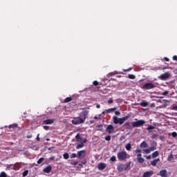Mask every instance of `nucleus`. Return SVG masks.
I'll use <instances>...</instances> for the list:
<instances>
[{"mask_svg": "<svg viewBox=\"0 0 177 177\" xmlns=\"http://www.w3.org/2000/svg\"><path fill=\"white\" fill-rule=\"evenodd\" d=\"M88 114L89 111H83V113H81L79 117L75 118L72 120V124H73V125H80V124H84L86 118H88Z\"/></svg>", "mask_w": 177, "mask_h": 177, "instance_id": "1", "label": "nucleus"}, {"mask_svg": "<svg viewBox=\"0 0 177 177\" xmlns=\"http://www.w3.org/2000/svg\"><path fill=\"white\" fill-rule=\"evenodd\" d=\"M129 119V115H126L122 118H118L117 116L113 117V123L117 124H119L120 125H122L127 121V120Z\"/></svg>", "mask_w": 177, "mask_h": 177, "instance_id": "2", "label": "nucleus"}, {"mask_svg": "<svg viewBox=\"0 0 177 177\" xmlns=\"http://www.w3.org/2000/svg\"><path fill=\"white\" fill-rule=\"evenodd\" d=\"M117 169L119 172H122V171H128L131 169V162H127L126 164H120L118 165Z\"/></svg>", "mask_w": 177, "mask_h": 177, "instance_id": "3", "label": "nucleus"}, {"mask_svg": "<svg viewBox=\"0 0 177 177\" xmlns=\"http://www.w3.org/2000/svg\"><path fill=\"white\" fill-rule=\"evenodd\" d=\"M127 156L128 153H127V152L124 151H120L117 154V157L119 161H125V160H127Z\"/></svg>", "mask_w": 177, "mask_h": 177, "instance_id": "4", "label": "nucleus"}, {"mask_svg": "<svg viewBox=\"0 0 177 177\" xmlns=\"http://www.w3.org/2000/svg\"><path fill=\"white\" fill-rule=\"evenodd\" d=\"M145 124H146V121H145L143 120H140L137 122H133L131 123V125H132L133 128H139V127H143V125H145Z\"/></svg>", "mask_w": 177, "mask_h": 177, "instance_id": "5", "label": "nucleus"}, {"mask_svg": "<svg viewBox=\"0 0 177 177\" xmlns=\"http://www.w3.org/2000/svg\"><path fill=\"white\" fill-rule=\"evenodd\" d=\"M77 158H79L80 160L82 158H85V157L86 156V151L85 150L79 151L77 153Z\"/></svg>", "mask_w": 177, "mask_h": 177, "instance_id": "6", "label": "nucleus"}, {"mask_svg": "<svg viewBox=\"0 0 177 177\" xmlns=\"http://www.w3.org/2000/svg\"><path fill=\"white\" fill-rule=\"evenodd\" d=\"M153 88H156V86L153 83H146L142 86V89H153Z\"/></svg>", "mask_w": 177, "mask_h": 177, "instance_id": "7", "label": "nucleus"}, {"mask_svg": "<svg viewBox=\"0 0 177 177\" xmlns=\"http://www.w3.org/2000/svg\"><path fill=\"white\" fill-rule=\"evenodd\" d=\"M171 77V75H169V73H165L164 74L160 75L158 78L159 80H161L162 81H165L167 78H169Z\"/></svg>", "mask_w": 177, "mask_h": 177, "instance_id": "8", "label": "nucleus"}, {"mask_svg": "<svg viewBox=\"0 0 177 177\" xmlns=\"http://www.w3.org/2000/svg\"><path fill=\"white\" fill-rule=\"evenodd\" d=\"M114 129L113 124H109L106 129V132H108V133H113L114 132Z\"/></svg>", "mask_w": 177, "mask_h": 177, "instance_id": "9", "label": "nucleus"}, {"mask_svg": "<svg viewBox=\"0 0 177 177\" xmlns=\"http://www.w3.org/2000/svg\"><path fill=\"white\" fill-rule=\"evenodd\" d=\"M137 160L140 164H143V162H145V158H142V154L141 153H138L137 155Z\"/></svg>", "mask_w": 177, "mask_h": 177, "instance_id": "10", "label": "nucleus"}, {"mask_svg": "<svg viewBox=\"0 0 177 177\" xmlns=\"http://www.w3.org/2000/svg\"><path fill=\"white\" fill-rule=\"evenodd\" d=\"M115 110H117V107L106 109L105 111H103L102 113V114H103V115H104V114H106V113H112L113 111H115Z\"/></svg>", "mask_w": 177, "mask_h": 177, "instance_id": "11", "label": "nucleus"}, {"mask_svg": "<svg viewBox=\"0 0 177 177\" xmlns=\"http://www.w3.org/2000/svg\"><path fill=\"white\" fill-rule=\"evenodd\" d=\"M153 174L154 171H146L143 174L142 177H151L153 176Z\"/></svg>", "mask_w": 177, "mask_h": 177, "instance_id": "12", "label": "nucleus"}, {"mask_svg": "<svg viewBox=\"0 0 177 177\" xmlns=\"http://www.w3.org/2000/svg\"><path fill=\"white\" fill-rule=\"evenodd\" d=\"M55 122V120L53 119H47L46 120H44L43 124L45 125H50V124H53Z\"/></svg>", "mask_w": 177, "mask_h": 177, "instance_id": "13", "label": "nucleus"}, {"mask_svg": "<svg viewBox=\"0 0 177 177\" xmlns=\"http://www.w3.org/2000/svg\"><path fill=\"white\" fill-rule=\"evenodd\" d=\"M51 171H52V166L50 165H48L44 169V172H45L46 174H50Z\"/></svg>", "mask_w": 177, "mask_h": 177, "instance_id": "14", "label": "nucleus"}, {"mask_svg": "<svg viewBox=\"0 0 177 177\" xmlns=\"http://www.w3.org/2000/svg\"><path fill=\"white\" fill-rule=\"evenodd\" d=\"M160 175L161 177H167V170L166 169H162L160 171Z\"/></svg>", "mask_w": 177, "mask_h": 177, "instance_id": "15", "label": "nucleus"}, {"mask_svg": "<svg viewBox=\"0 0 177 177\" xmlns=\"http://www.w3.org/2000/svg\"><path fill=\"white\" fill-rule=\"evenodd\" d=\"M106 168V163H100L98 165V169L103 171Z\"/></svg>", "mask_w": 177, "mask_h": 177, "instance_id": "16", "label": "nucleus"}, {"mask_svg": "<svg viewBox=\"0 0 177 177\" xmlns=\"http://www.w3.org/2000/svg\"><path fill=\"white\" fill-rule=\"evenodd\" d=\"M140 147L141 149H146L147 147V142H146V141H143L140 145Z\"/></svg>", "mask_w": 177, "mask_h": 177, "instance_id": "17", "label": "nucleus"}, {"mask_svg": "<svg viewBox=\"0 0 177 177\" xmlns=\"http://www.w3.org/2000/svg\"><path fill=\"white\" fill-rule=\"evenodd\" d=\"M77 142H79L80 143H86L88 142V140H86V138H82V137L80 138V139L77 140Z\"/></svg>", "mask_w": 177, "mask_h": 177, "instance_id": "18", "label": "nucleus"}, {"mask_svg": "<svg viewBox=\"0 0 177 177\" xmlns=\"http://www.w3.org/2000/svg\"><path fill=\"white\" fill-rule=\"evenodd\" d=\"M125 149L126 150H127V151H131V149H132V145H131V143L127 144L125 146Z\"/></svg>", "mask_w": 177, "mask_h": 177, "instance_id": "19", "label": "nucleus"}, {"mask_svg": "<svg viewBox=\"0 0 177 177\" xmlns=\"http://www.w3.org/2000/svg\"><path fill=\"white\" fill-rule=\"evenodd\" d=\"M124 127H126L127 129H132V128H133V127H132L129 122H126L124 124Z\"/></svg>", "mask_w": 177, "mask_h": 177, "instance_id": "20", "label": "nucleus"}, {"mask_svg": "<svg viewBox=\"0 0 177 177\" xmlns=\"http://www.w3.org/2000/svg\"><path fill=\"white\" fill-rule=\"evenodd\" d=\"M72 100H73L72 97H68L64 100V103H69V102H71Z\"/></svg>", "mask_w": 177, "mask_h": 177, "instance_id": "21", "label": "nucleus"}, {"mask_svg": "<svg viewBox=\"0 0 177 177\" xmlns=\"http://www.w3.org/2000/svg\"><path fill=\"white\" fill-rule=\"evenodd\" d=\"M140 106H141V107H147V106H149V103H147V102H145V101H142V102L140 103Z\"/></svg>", "mask_w": 177, "mask_h": 177, "instance_id": "22", "label": "nucleus"}, {"mask_svg": "<svg viewBox=\"0 0 177 177\" xmlns=\"http://www.w3.org/2000/svg\"><path fill=\"white\" fill-rule=\"evenodd\" d=\"M159 159L157 160H153L151 162V165H152L153 167H156V165H157V161H158Z\"/></svg>", "mask_w": 177, "mask_h": 177, "instance_id": "23", "label": "nucleus"}, {"mask_svg": "<svg viewBox=\"0 0 177 177\" xmlns=\"http://www.w3.org/2000/svg\"><path fill=\"white\" fill-rule=\"evenodd\" d=\"M63 157L64 160H68V158H70V155L68 153H64Z\"/></svg>", "mask_w": 177, "mask_h": 177, "instance_id": "24", "label": "nucleus"}, {"mask_svg": "<svg viewBox=\"0 0 177 177\" xmlns=\"http://www.w3.org/2000/svg\"><path fill=\"white\" fill-rule=\"evenodd\" d=\"M82 147H84V143L78 144V145L76 146L77 150H78V149H82Z\"/></svg>", "mask_w": 177, "mask_h": 177, "instance_id": "25", "label": "nucleus"}, {"mask_svg": "<svg viewBox=\"0 0 177 177\" xmlns=\"http://www.w3.org/2000/svg\"><path fill=\"white\" fill-rule=\"evenodd\" d=\"M147 131H150L151 129H156V124L153 125H150L149 127H148L147 128Z\"/></svg>", "mask_w": 177, "mask_h": 177, "instance_id": "26", "label": "nucleus"}, {"mask_svg": "<svg viewBox=\"0 0 177 177\" xmlns=\"http://www.w3.org/2000/svg\"><path fill=\"white\" fill-rule=\"evenodd\" d=\"M172 160H174V155L171 153L167 158V161H172Z\"/></svg>", "mask_w": 177, "mask_h": 177, "instance_id": "27", "label": "nucleus"}, {"mask_svg": "<svg viewBox=\"0 0 177 177\" xmlns=\"http://www.w3.org/2000/svg\"><path fill=\"white\" fill-rule=\"evenodd\" d=\"M156 157H158V151L153 152L152 153V158H156Z\"/></svg>", "mask_w": 177, "mask_h": 177, "instance_id": "28", "label": "nucleus"}, {"mask_svg": "<svg viewBox=\"0 0 177 177\" xmlns=\"http://www.w3.org/2000/svg\"><path fill=\"white\" fill-rule=\"evenodd\" d=\"M45 158H40L38 160H37V164H42L43 161H44Z\"/></svg>", "mask_w": 177, "mask_h": 177, "instance_id": "29", "label": "nucleus"}, {"mask_svg": "<svg viewBox=\"0 0 177 177\" xmlns=\"http://www.w3.org/2000/svg\"><path fill=\"white\" fill-rule=\"evenodd\" d=\"M8 175H6V173H5V171H2L1 174H0V177H7Z\"/></svg>", "mask_w": 177, "mask_h": 177, "instance_id": "30", "label": "nucleus"}, {"mask_svg": "<svg viewBox=\"0 0 177 177\" xmlns=\"http://www.w3.org/2000/svg\"><path fill=\"white\" fill-rule=\"evenodd\" d=\"M10 129H12V128H17V124H11L9 126Z\"/></svg>", "mask_w": 177, "mask_h": 177, "instance_id": "31", "label": "nucleus"}, {"mask_svg": "<svg viewBox=\"0 0 177 177\" xmlns=\"http://www.w3.org/2000/svg\"><path fill=\"white\" fill-rule=\"evenodd\" d=\"M27 175H28V170H25L24 172H23V177H25V176H27Z\"/></svg>", "mask_w": 177, "mask_h": 177, "instance_id": "32", "label": "nucleus"}, {"mask_svg": "<svg viewBox=\"0 0 177 177\" xmlns=\"http://www.w3.org/2000/svg\"><path fill=\"white\" fill-rule=\"evenodd\" d=\"M71 165H78V161H75V160L71 161Z\"/></svg>", "mask_w": 177, "mask_h": 177, "instance_id": "33", "label": "nucleus"}, {"mask_svg": "<svg viewBox=\"0 0 177 177\" xmlns=\"http://www.w3.org/2000/svg\"><path fill=\"white\" fill-rule=\"evenodd\" d=\"M116 74H118V73H117V71L111 72L109 73V75H111V77H113V75H116Z\"/></svg>", "mask_w": 177, "mask_h": 177, "instance_id": "34", "label": "nucleus"}, {"mask_svg": "<svg viewBox=\"0 0 177 177\" xmlns=\"http://www.w3.org/2000/svg\"><path fill=\"white\" fill-rule=\"evenodd\" d=\"M128 77H129L130 80H135V75H128Z\"/></svg>", "mask_w": 177, "mask_h": 177, "instance_id": "35", "label": "nucleus"}, {"mask_svg": "<svg viewBox=\"0 0 177 177\" xmlns=\"http://www.w3.org/2000/svg\"><path fill=\"white\" fill-rule=\"evenodd\" d=\"M110 160H111V161L114 162L117 160V158H115V156H113L111 157Z\"/></svg>", "mask_w": 177, "mask_h": 177, "instance_id": "36", "label": "nucleus"}, {"mask_svg": "<svg viewBox=\"0 0 177 177\" xmlns=\"http://www.w3.org/2000/svg\"><path fill=\"white\" fill-rule=\"evenodd\" d=\"M105 140H107V141L111 140V136H106L105 137Z\"/></svg>", "mask_w": 177, "mask_h": 177, "instance_id": "37", "label": "nucleus"}, {"mask_svg": "<svg viewBox=\"0 0 177 177\" xmlns=\"http://www.w3.org/2000/svg\"><path fill=\"white\" fill-rule=\"evenodd\" d=\"M171 136H173V138H176L177 137V133L176 131H174L171 133Z\"/></svg>", "mask_w": 177, "mask_h": 177, "instance_id": "38", "label": "nucleus"}, {"mask_svg": "<svg viewBox=\"0 0 177 177\" xmlns=\"http://www.w3.org/2000/svg\"><path fill=\"white\" fill-rule=\"evenodd\" d=\"M93 84L94 85V86H97V85H99V82L95 80V81L93 82Z\"/></svg>", "mask_w": 177, "mask_h": 177, "instance_id": "39", "label": "nucleus"}, {"mask_svg": "<svg viewBox=\"0 0 177 177\" xmlns=\"http://www.w3.org/2000/svg\"><path fill=\"white\" fill-rule=\"evenodd\" d=\"M144 151L146 153V154H150V149H144Z\"/></svg>", "mask_w": 177, "mask_h": 177, "instance_id": "40", "label": "nucleus"}, {"mask_svg": "<svg viewBox=\"0 0 177 177\" xmlns=\"http://www.w3.org/2000/svg\"><path fill=\"white\" fill-rule=\"evenodd\" d=\"M76 157H77V155L76 153H72L71 155V158H75Z\"/></svg>", "mask_w": 177, "mask_h": 177, "instance_id": "41", "label": "nucleus"}, {"mask_svg": "<svg viewBox=\"0 0 177 177\" xmlns=\"http://www.w3.org/2000/svg\"><path fill=\"white\" fill-rule=\"evenodd\" d=\"M149 151H154V150H156V147H151L149 148Z\"/></svg>", "mask_w": 177, "mask_h": 177, "instance_id": "42", "label": "nucleus"}, {"mask_svg": "<svg viewBox=\"0 0 177 177\" xmlns=\"http://www.w3.org/2000/svg\"><path fill=\"white\" fill-rule=\"evenodd\" d=\"M168 93H169V91H166L163 92V93H162V95L163 96H167V95H168Z\"/></svg>", "mask_w": 177, "mask_h": 177, "instance_id": "43", "label": "nucleus"}, {"mask_svg": "<svg viewBox=\"0 0 177 177\" xmlns=\"http://www.w3.org/2000/svg\"><path fill=\"white\" fill-rule=\"evenodd\" d=\"M157 136H158V134H153L151 136V139H156L157 138Z\"/></svg>", "mask_w": 177, "mask_h": 177, "instance_id": "44", "label": "nucleus"}, {"mask_svg": "<svg viewBox=\"0 0 177 177\" xmlns=\"http://www.w3.org/2000/svg\"><path fill=\"white\" fill-rule=\"evenodd\" d=\"M80 138H81V136H80V134H77L75 136V139H77V141L79 140V139H80Z\"/></svg>", "mask_w": 177, "mask_h": 177, "instance_id": "45", "label": "nucleus"}, {"mask_svg": "<svg viewBox=\"0 0 177 177\" xmlns=\"http://www.w3.org/2000/svg\"><path fill=\"white\" fill-rule=\"evenodd\" d=\"M136 153H142V150L140 149H137Z\"/></svg>", "mask_w": 177, "mask_h": 177, "instance_id": "46", "label": "nucleus"}, {"mask_svg": "<svg viewBox=\"0 0 177 177\" xmlns=\"http://www.w3.org/2000/svg\"><path fill=\"white\" fill-rule=\"evenodd\" d=\"M115 115H120V114H121V113H120V111H115Z\"/></svg>", "mask_w": 177, "mask_h": 177, "instance_id": "47", "label": "nucleus"}, {"mask_svg": "<svg viewBox=\"0 0 177 177\" xmlns=\"http://www.w3.org/2000/svg\"><path fill=\"white\" fill-rule=\"evenodd\" d=\"M26 138H27L28 139H31V138H32V134L28 135V136H26Z\"/></svg>", "mask_w": 177, "mask_h": 177, "instance_id": "48", "label": "nucleus"}, {"mask_svg": "<svg viewBox=\"0 0 177 177\" xmlns=\"http://www.w3.org/2000/svg\"><path fill=\"white\" fill-rule=\"evenodd\" d=\"M44 129L48 131V129H49V126H44Z\"/></svg>", "mask_w": 177, "mask_h": 177, "instance_id": "49", "label": "nucleus"}, {"mask_svg": "<svg viewBox=\"0 0 177 177\" xmlns=\"http://www.w3.org/2000/svg\"><path fill=\"white\" fill-rule=\"evenodd\" d=\"M113 100H108V103H109V104H111V103H113Z\"/></svg>", "mask_w": 177, "mask_h": 177, "instance_id": "50", "label": "nucleus"}, {"mask_svg": "<svg viewBox=\"0 0 177 177\" xmlns=\"http://www.w3.org/2000/svg\"><path fill=\"white\" fill-rule=\"evenodd\" d=\"M49 160H50V161L55 160V156H52V157L49 158Z\"/></svg>", "mask_w": 177, "mask_h": 177, "instance_id": "51", "label": "nucleus"}, {"mask_svg": "<svg viewBox=\"0 0 177 177\" xmlns=\"http://www.w3.org/2000/svg\"><path fill=\"white\" fill-rule=\"evenodd\" d=\"M173 60H175L176 62H177V56L176 55H174L173 57Z\"/></svg>", "mask_w": 177, "mask_h": 177, "instance_id": "52", "label": "nucleus"}, {"mask_svg": "<svg viewBox=\"0 0 177 177\" xmlns=\"http://www.w3.org/2000/svg\"><path fill=\"white\" fill-rule=\"evenodd\" d=\"M164 60H165V62H169V59L167 57H164Z\"/></svg>", "mask_w": 177, "mask_h": 177, "instance_id": "53", "label": "nucleus"}, {"mask_svg": "<svg viewBox=\"0 0 177 177\" xmlns=\"http://www.w3.org/2000/svg\"><path fill=\"white\" fill-rule=\"evenodd\" d=\"M82 164H84V165H85V164H86V160H82Z\"/></svg>", "mask_w": 177, "mask_h": 177, "instance_id": "54", "label": "nucleus"}, {"mask_svg": "<svg viewBox=\"0 0 177 177\" xmlns=\"http://www.w3.org/2000/svg\"><path fill=\"white\" fill-rule=\"evenodd\" d=\"M172 110L177 111V106H173Z\"/></svg>", "mask_w": 177, "mask_h": 177, "instance_id": "55", "label": "nucleus"}, {"mask_svg": "<svg viewBox=\"0 0 177 177\" xmlns=\"http://www.w3.org/2000/svg\"><path fill=\"white\" fill-rule=\"evenodd\" d=\"M37 140L39 141L40 139H39V134H37V136L36 138Z\"/></svg>", "mask_w": 177, "mask_h": 177, "instance_id": "56", "label": "nucleus"}, {"mask_svg": "<svg viewBox=\"0 0 177 177\" xmlns=\"http://www.w3.org/2000/svg\"><path fill=\"white\" fill-rule=\"evenodd\" d=\"M151 158V156H147V160H150Z\"/></svg>", "mask_w": 177, "mask_h": 177, "instance_id": "57", "label": "nucleus"}, {"mask_svg": "<svg viewBox=\"0 0 177 177\" xmlns=\"http://www.w3.org/2000/svg\"><path fill=\"white\" fill-rule=\"evenodd\" d=\"M96 107L97 109H100V104H97Z\"/></svg>", "mask_w": 177, "mask_h": 177, "instance_id": "58", "label": "nucleus"}, {"mask_svg": "<svg viewBox=\"0 0 177 177\" xmlns=\"http://www.w3.org/2000/svg\"><path fill=\"white\" fill-rule=\"evenodd\" d=\"M160 140H162V139H164V136H161L160 137Z\"/></svg>", "mask_w": 177, "mask_h": 177, "instance_id": "59", "label": "nucleus"}, {"mask_svg": "<svg viewBox=\"0 0 177 177\" xmlns=\"http://www.w3.org/2000/svg\"><path fill=\"white\" fill-rule=\"evenodd\" d=\"M91 124H93L95 122V120H90Z\"/></svg>", "mask_w": 177, "mask_h": 177, "instance_id": "60", "label": "nucleus"}, {"mask_svg": "<svg viewBox=\"0 0 177 177\" xmlns=\"http://www.w3.org/2000/svg\"><path fill=\"white\" fill-rule=\"evenodd\" d=\"M131 70H132V68H130L126 70V71H131Z\"/></svg>", "mask_w": 177, "mask_h": 177, "instance_id": "61", "label": "nucleus"}, {"mask_svg": "<svg viewBox=\"0 0 177 177\" xmlns=\"http://www.w3.org/2000/svg\"><path fill=\"white\" fill-rule=\"evenodd\" d=\"M8 144L12 146L13 145V142H8Z\"/></svg>", "mask_w": 177, "mask_h": 177, "instance_id": "62", "label": "nucleus"}, {"mask_svg": "<svg viewBox=\"0 0 177 177\" xmlns=\"http://www.w3.org/2000/svg\"><path fill=\"white\" fill-rule=\"evenodd\" d=\"M102 125H98L97 126L98 128H102Z\"/></svg>", "mask_w": 177, "mask_h": 177, "instance_id": "63", "label": "nucleus"}, {"mask_svg": "<svg viewBox=\"0 0 177 177\" xmlns=\"http://www.w3.org/2000/svg\"><path fill=\"white\" fill-rule=\"evenodd\" d=\"M95 120H97V116L94 117Z\"/></svg>", "mask_w": 177, "mask_h": 177, "instance_id": "64", "label": "nucleus"}]
</instances>
